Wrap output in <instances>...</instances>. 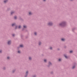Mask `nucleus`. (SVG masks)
Returning <instances> with one entry per match:
<instances>
[{
	"mask_svg": "<svg viewBox=\"0 0 77 77\" xmlns=\"http://www.w3.org/2000/svg\"><path fill=\"white\" fill-rule=\"evenodd\" d=\"M64 57H65L66 58V59H67V56H66L65 55H64Z\"/></svg>",
	"mask_w": 77,
	"mask_h": 77,
	"instance_id": "nucleus-7",
	"label": "nucleus"
},
{
	"mask_svg": "<svg viewBox=\"0 0 77 77\" xmlns=\"http://www.w3.org/2000/svg\"><path fill=\"white\" fill-rule=\"evenodd\" d=\"M41 42H39V45H41Z\"/></svg>",
	"mask_w": 77,
	"mask_h": 77,
	"instance_id": "nucleus-11",
	"label": "nucleus"
},
{
	"mask_svg": "<svg viewBox=\"0 0 77 77\" xmlns=\"http://www.w3.org/2000/svg\"><path fill=\"white\" fill-rule=\"evenodd\" d=\"M23 27L24 28H26V27H27V26H23Z\"/></svg>",
	"mask_w": 77,
	"mask_h": 77,
	"instance_id": "nucleus-8",
	"label": "nucleus"
},
{
	"mask_svg": "<svg viewBox=\"0 0 77 77\" xmlns=\"http://www.w3.org/2000/svg\"><path fill=\"white\" fill-rule=\"evenodd\" d=\"M14 25H15V23H13V24H12V26H14Z\"/></svg>",
	"mask_w": 77,
	"mask_h": 77,
	"instance_id": "nucleus-10",
	"label": "nucleus"
},
{
	"mask_svg": "<svg viewBox=\"0 0 77 77\" xmlns=\"http://www.w3.org/2000/svg\"><path fill=\"white\" fill-rule=\"evenodd\" d=\"M61 40L63 41H65V39L64 38H62Z\"/></svg>",
	"mask_w": 77,
	"mask_h": 77,
	"instance_id": "nucleus-4",
	"label": "nucleus"
},
{
	"mask_svg": "<svg viewBox=\"0 0 77 77\" xmlns=\"http://www.w3.org/2000/svg\"><path fill=\"white\" fill-rule=\"evenodd\" d=\"M11 41H9L8 42V44L9 45V44H11Z\"/></svg>",
	"mask_w": 77,
	"mask_h": 77,
	"instance_id": "nucleus-3",
	"label": "nucleus"
},
{
	"mask_svg": "<svg viewBox=\"0 0 77 77\" xmlns=\"http://www.w3.org/2000/svg\"><path fill=\"white\" fill-rule=\"evenodd\" d=\"M17 16H15L14 17V18L15 19H17Z\"/></svg>",
	"mask_w": 77,
	"mask_h": 77,
	"instance_id": "nucleus-13",
	"label": "nucleus"
},
{
	"mask_svg": "<svg viewBox=\"0 0 77 77\" xmlns=\"http://www.w3.org/2000/svg\"><path fill=\"white\" fill-rule=\"evenodd\" d=\"M29 60H31V59H32V58H31V57H29Z\"/></svg>",
	"mask_w": 77,
	"mask_h": 77,
	"instance_id": "nucleus-14",
	"label": "nucleus"
},
{
	"mask_svg": "<svg viewBox=\"0 0 77 77\" xmlns=\"http://www.w3.org/2000/svg\"><path fill=\"white\" fill-rule=\"evenodd\" d=\"M47 61V60H44V62H46V61Z\"/></svg>",
	"mask_w": 77,
	"mask_h": 77,
	"instance_id": "nucleus-16",
	"label": "nucleus"
},
{
	"mask_svg": "<svg viewBox=\"0 0 77 77\" xmlns=\"http://www.w3.org/2000/svg\"><path fill=\"white\" fill-rule=\"evenodd\" d=\"M70 53H72V51H70Z\"/></svg>",
	"mask_w": 77,
	"mask_h": 77,
	"instance_id": "nucleus-15",
	"label": "nucleus"
},
{
	"mask_svg": "<svg viewBox=\"0 0 77 77\" xmlns=\"http://www.w3.org/2000/svg\"><path fill=\"white\" fill-rule=\"evenodd\" d=\"M59 61H61V59H59Z\"/></svg>",
	"mask_w": 77,
	"mask_h": 77,
	"instance_id": "nucleus-19",
	"label": "nucleus"
},
{
	"mask_svg": "<svg viewBox=\"0 0 77 77\" xmlns=\"http://www.w3.org/2000/svg\"><path fill=\"white\" fill-rule=\"evenodd\" d=\"M7 59H10V57H7Z\"/></svg>",
	"mask_w": 77,
	"mask_h": 77,
	"instance_id": "nucleus-17",
	"label": "nucleus"
},
{
	"mask_svg": "<svg viewBox=\"0 0 77 77\" xmlns=\"http://www.w3.org/2000/svg\"><path fill=\"white\" fill-rule=\"evenodd\" d=\"M19 29H20L21 28V26H19L18 27Z\"/></svg>",
	"mask_w": 77,
	"mask_h": 77,
	"instance_id": "nucleus-12",
	"label": "nucleus"
},
{
	"mask_svg": "<svg viewBox=\"0 0 77 77\" xmlns=\"http://www.w3.org/2000/svg\"><path fill=\"white\" fill-rule=\"evenodd\" d=\"M52 24H53V23H49L48 24V25H49V26H51Z\"/></svg>",
	"mask_w": 77,
	"mask_h": 77,
	"instance_id": "nucleus-2",
	"label": "nucleus"
},
{
	"mask_svg": "<svg viewBox=\"0 0 77 77\" xmlns=\"http://www.w3.org/2000/svg\"><path fill=\"white\" fill-rule=\"evenodd\" d=\"M16 29H17V26H16Z\"/></svg>",
	"mask_w": 77,
	"mask_h": 77,
	"instance_id": "nucleus-29",
	"label": "nucleus"
},
{
	"mask_svg": "<svg viewBox=\"0 0 77 77\" xmlns=\"http://www.w3.org/2000/svg\"><path fill=\"white\" fill-rule=\"evenodd\" d=\"M26 74H27V73H28V72L27 71L26 72Z\"/></svg>",
	"mask_w": 77,
	"mask_h": 77,
	"instance_id": "nucleus-26",
	"label": "nucleus"
},
{
	"mask_svg": "<svg viewBox=\"0 0 77 77\" xmlns=\"http://www.w3.org/2000/svg\"><path fill=\"white\" fill-rule=\"evenodd\" d=\"M75 66H73V67H72V69H74V68H75Z\"/></svg>",
	"mask_w": 77,
	"mask_h": 77,
	"instance_id": "nucleus-18",
	"label": "nucleus"
},
{
	"mask_svg": "<svg viewBox=\"0 0 77 77\" xmlns=\"http://www.w3.org/2000/svg\"><path fill=\"white\" fill-rule=\"evenodd\" d=\"M65 24L64 23H63L60 24V26H62V25H64Z\"/></svg>",
	"mask_w": 77,
	"mask_h": 77,
	"instance_id": "nucleus-1",
	"label": "nucleus"
},
{
	"mask_svg": "<svg viewBox=\"0 0 77 77\" xmlns=\"http://www.w3.org/2000/svg\"><path fill=\"white\" fill-rule=\"evenodd\" d=\"M49 64H51V63L49 62Z\"/></svg>",
	"mask_w": 77,
	"mask_h": 77,
	"instance_id": "nucleus-27",
	"label": "nucleus"
},
{
	"mask_svg": "<svg viewBox=\"0 0 77 77\" xmlns=\"http://www.w3.org/2000/svg\"><path fill=\"white\" fill-rule=\"evenodd\" d=\"M36 34H37L36 32H35V35H36Z\"/></svg>",
	"mask_w": 77,
	"mask_h": 77,
	"instance_id": "nucleus-20",
	"label": "nucleus"
},
{
	"mask_svg": "<svg viewBox=\"0 0 77 77\" xmlns=\"http://www.w3.org/2000/svg\"><path fill=\"white\" fill-rule=\"evenodd\" d=\"M29 15H31L32 13H31V12H29Z\"/></svg>",
	"mask_w": 77,
	"mask_h": 77,
	"instance_id": "nucleus-9",
	"label": "nucleus"
},
{
	"mask_svg": "<svg viewBox=\"0 0 77 77\" xmlns=\"http://www.w3.org/2000/svg\"><path fill=\"white\" fill-rule=\"evenodd\" d=\"M13 13H14V12H11V14L12 15V14H13Z\"/></svg>",
	"mask_w": 77,
	"mask_h": 77,
	"instance_id": "nucleus-22",
	"label": "nucleus"
},
{
	"mask_svg": "<svg viewBox=\"0 0 77 77\" xmlns=\"http://www.w3.org/2000/svg\"><path fill=\"white\" fill-rule=\"evenodd\" d=\"M20 47H23V45H20Z\"/></svg>",
	"mask_w": 77,
	"mask_h": 77,
	"instance_id": "nucleus-6",
	"label": "nucleus"
},
{
	"mask_svg": "<svg viewBox=\"0 0 77 77\" xmlns=\"http://www.w3.org/2000/svg\"><path fill=\"white\" fill-rule=\"evenodd\" d=\"M50 49H51V50L52 49V48L51 47L50 48Z\"/></svg>",
	"mask_w": 77,
	"mask_h": 77,
	"instance_id": "nucleus-23",
	"label": "nucleus"
},
{
	"mask_svg": "<svg viewBox=\"0 0 77 77\" xmlns=\"http://www.w3.org/2000/svg\"><path fill=\"white\" fill-rule=\"evenodd\" d=\"M15 35V34H13L12 35H13V36H14Z\"/></svg>",
	"mask_w": 77,
	"mask_h": 77,
	"instance_id": "nucleus-24",
	"label": "nucleus"
},
{
	"mask_svg": "<svg viewBox=\"0 0 77 77\" xmlns=\"http://www.w3.org/2000/svg\"><path fill=\"white\" fill-rule=\"evenodd\" d=\"M2 51H0V53H2Z\"/></svg>",
	"mask_w": 77,
	"mask_h": 77,
	"instance_id": "nucleus-25",
	"label": "nucleus"
},
{
	"mask_svg": "<svg viewBox=\"0 0 77 77\" xmlns=\"http://www.w3.org/2000/svg\"><path fill=\"white\" fill-rule=\"evenodd\" d=\"M44 0V2H45V0Z\"/></svg>",
	"mask_w": 77,
	"mask_h": 77,
	"instance_id": "nucleus-28",
	"label": "nucleus"
},
{
	"mask_svg": "<svg viewBox=\"0 0 77 77\" xmlns=\"http://www.w3.org/2000/svg\"><path fill=\"white\" fill-rule=\"evenodd\" d=\"M8 2V0H6L5 1H4V3H6V2Z\"/></svg>",
	"mask_w": 77,
	"mask_h": 77,
	"instance_id": "nucleus-5",
	"label": "nucleus"
},
{
	"mask_svg": "<svg viewBox=\"0 0 77 77\" xmlns=\"http://www.w3.org/2000/svg\"><path fill=\"white\" fill-rule=\"evenodd\" d=\"M18 53H20V51H18Z\"/></svg>",
	"mask_w": 77,
	"mask_h": 77,
	"instance_id": "nucleus-21",
	"label": "nucleus"
}]
</instances>
